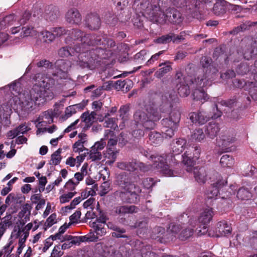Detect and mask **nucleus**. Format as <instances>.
Masks as SVG:
<instances>
[{
    "label": "nucleus",
    "instance_id": "1",
    "mask_svg": "<svg viewBox=\"0 0 257 257\" xmlns=\"http://www.w3.org/2000/svg\"><path fill=\"white\" fill-rule=\"evenodd\" d=\"M35 82L29 91L19 93L18 84L13 82L10 85V89L13 96H10L6 104L7 109L11 108L21 109L24 111L30 110L35 103L38 104L51 100L54 97L51 88L55 84V80L44 74L37 73L32 78Z\"/></svg>",
    "mask_w": 257,
    "mask_h": 257
},
{
    "label": "nucleus",
    "instance_id": "2",
    "mask_svg": "<svg viewBox=\"0 0 257 257\" xmlns=\"http://www.w3.org/2000/svg\"><path fill=\"white\" fill-rule=\"evenodd\" d=\"M201 71L197 78L184 77L181 72H178L175 76V82L178 87V93L181 97H186L190 93L189 87H204L208 83L217 75L218 70L211 58L202 57L200 60Z\"/></svg>",
    "mask_w": 257,
    "mask_h": 257
},
{
    "label": "nucleus",
    "instance_id": "3",
    "mask_svg": "<svg viewBox=\"0 0 257 257\" xmlns=\"http://www.w3.org/2000/svg\"><path fill=\"white\" fill-rule=\"evenodd\" d=\"M100 37L102 40L100 42V45H102V47L92 49L91 51L79 55V58L81 60L80 65L82 68L94 69L100 64L99 58H105L104 56L105 51L115 46V43L112 39L108 38L105 36Z\"/></svg>",
    "mask_w": 257,
    "mask_h": 257
},
{
    "label": "nucleus",
    "instance_id": "4",
    "mask_svg": "<svg viewBox=\"0 0 257 257\" xmlns=\"http://www.w3.org/2000/svg\"><path fill=\"white\" fill-rule=\"evenodd\" d=\"M170 2V0H159L157 3L156 0H135L133 8L137 13L141 14L143 16L150 21L163 23V19H157V15L160 12L161 7L163 8V3Z\"/></svg>",
    "mask_w": 257,
    "mask_h": 257
},
{
    "label": "nucleus",
    "instance_id": "5",
    "mask_svg": "<svg viewBox=\"0 0 257 257\" xmlns=\"http://www.w3.org/2000/svg\"><path fill=\"white\" fill-rule=\"evenodd\" d=\"M161 116L160 113L154 108L145 110H138L134 114V120L137 126L141 125L146 130L153 129L155 122L158 121Z\"/></svg>",
    "mask_w": 257,
    "mask_h": 257
},
{
    "label": "nucleus",
    "instance_id": "6",
    "mask_svg": "<svg viewBox=\"0 0 257 257\" xmlns=\"http://www.w3.org/2000/svg\"><path fill=\"white\" fill-rule=\"evenodd\" d=\"M186 143L185 140L183 139H177L175 142H173L171 145V149L172 153L169 154H159L158 153H149L147 151L142 149L141 151V153L146 157L147 159L150 160H157L158 161H176V157L183 151L184 149V146Z\"/></svg>",
    "mask_w": 257,
    "mask_h": 257
},
{
    "label": "nucleus",
    "instance_id": "7",
    "mask_svg": "<svg viewBox=\"0 0 257 257\" xmlns=\"http://www.w3.org/2000/svg\"><path fill=\"white\" fill-rule=\"evenodd\" d=\"M181 113L178 110H173L169 114L168 117L161 120L162 124V133L165 138H171L179 126Z\"/></svg>",
    "mask_w": 257,
    "mask_h": 257
},
{
    "label": "nucleus",
    "instance_id": "8",
    "mask_svg": "<svg viewBox=\"0 0 257 257\" xmlns=\"http://www.w3.org/2000/svg\"><path fill=\"white\" fill-rule=\"evenodd\" d=\"M160 18H162L164 22L163 23L155 22V23L164 25L168 22L174 25L181 26L184 20L182 14L174 8H169L166 10L165 12H162V8H160L157 19Z\"/></svg>",
    "mask_w": 257,
    "mask_h": 257
},
{
    "label": "nucleus",
    "instance_id": "9",
    "mask_svg": "<svg viewBox=\"0 0 257 257\" xmlns=\"http://www.w3.org/2000/svg\"><path fill=\"white\" fill-rule=\"evenodd\" d=\"M55 65L56 67V72H52V76L50 74L41 73V74L47 75L54 79L55 84L51 88L52 92L53 88L55 85L58 80L59 79H65L67 77V71L71 67L70 62L64 60H57L56 62Z\"/></svg>",
    "mask_w": 257,
    "mask_h": 257
},
{
    "label": "nucleus",
    "instance_id": "10",
    "mask_svg": "<svg viewBox=\"0 0 257 257\" xmlns=\"http://www.w3.org/2000/svg\"><path fill=\"white\" fill-rule=\"evenodd\" d=\"M124 191H116V195L118 196L124 202L136 203L139 199L138 193L141 192L139 186L131 185V187L123 189Z\"/></svg>",
    "mask_w": 257,
    "mask_h": 257
},
{
    "label": "nucleus",
    "instance_id": "11",
    "mask_svg": "<svg viewBox=\"0 0 257 257\" xmlns=\"http://www.w3.org/2000/svg\"><path fill=\"white\" fill-rule=\"evenodd\" d=\"M214 215L212 208L207 207L201 213L198 221L196 220V225L199 224V229L197 228L196 231L198 235L204 234L207 231V224L212 220Z\"/></svg>",
    "mask_w": 257,
    "mask_h": 257
},
{
    "label": "nucleus",
    "instance_id": "12",
    "mask_svg": "<svg viewBox=\"0 0 257 257\" xmlns=\"http://www.w3.org/2000/svg\"><path fill=\"white\" fill-rule=\"evenodd\" d=\"M188 172H193L196 181L200 184L205 183L207 179L206 170L204 167H199L196 162H184Z\"/></svg>",
    "mask_w": 257,
    "mask_h": 257
},
{
    "label": "nucleus",
    "instance_id": "13",
    "mask_svg": "<svg viewBox=\"0 0 257 257\" xmlns=\"http://www.w3.org/2000/svg\"><path fill=\"white\" fill-rule=\"evenodd\" d=\"M222 112L220 111H217V112L214 113L213 115L210 116L206 112L202 110H199L197 112H191L189 114L190 120L194 123H197L200 125L205 124L210 118L214 119L217 118L221 115Z\"/></svg>",
    "mask_w": 257,
    "mask_h": 257
},
{
    "label": "nucleus",
    "instance_id": "14",
    "mask_svg": "<svg viewBox=\"0 0 257 257\" xmlns=\"http://www.w3.org/2000/svg\"><path fill=\"white\" fill-rule=\"evenodd\" d=\"M172 2L177 7L184 8L192 16L197 12L200 5V1L198 0H172Z\"/></svg>",
    "mask_w": 257,
    "mask_h": 257
},
{
    "label": "nucleus",
    "instance_id": "15",
    "mask_svg": "<svg viewBox=\"0 0 257 257\" xmlns=\"http://www.w3.org/2000/svg\"><path fill=\"white\" fill-rule=\"evenodd\" d=\"M102 40L100 36L92 35L90 34H84L83 37L80 39V46H77L81 48V52H87L91 50L86 49V46L90 45H100V42Z\"/></svg>",
    "mask_w": 257,
    "mask_h": 257
},
{
    "label": "nucleus",
    "instance_id": "16",
    "mask_svg": "<svg viewBox=\"0 0 257 257\" xmlns=\"http://www.w3.org/2000/svg\"><path fill=\"white\" fill-rule=\"evenodd\" d=\"M117 166L120 169L133 171L139 169L141 171L146 172L150 169V167L146 166L141 162H118Z\"/></svg>",
    "mask_w": 257,
    "mask_h": 257
},
{
    "label": "nucleus",
    "instance_id": "17",
    "mask_svg": "<svg viewBox=\"0 0 257 257\" xmlns=\"http://www.w3.org/2000/svg\"><path fill=\"white\" fill-rule=\"evenodd\" d=\"M85 26L91 30H98L101 25V20L97 13H90L86 16Z\"/></svg>",
    "mask_w": 257,
    "mask_h": 257
},
{
    "label": "nucleus",
    "instance_id": "18",
    "mask_svg": "<svg viewBox=\"0 0 257 257\" xmlns=\"http://www.w3.org/2000/svg\"><path fill=\"white\" fill-rule=\"evenodd\" d=\"M83 53H84L83 52ZM78 53V64L80 66V63L81 60L79 58L80 54L82 53L81 52V48L80 47H75L72 45H67L66 47H63L58 51V55L61 57H67L69 56H74Z\"/></svg>",
    "mask_w": 257,
    "mask_h": 257
},
{
    "label": "nucleus",
    "instance_id": "19",
    "mask_svg": "<svg viewBox=\"0 0 257 257\" xmlns=\"http://www.w3.org/2000/svg\"><path fill=\"white\" fill-rule=\"evenodd\" d=\"M65 20L70 24L79 25L81 23L82 17L77 9L72 8L66 13Z\"/></svg>",
    "mask_w": 257,
    "mask_h": 257
},
{
    "label": "nucleus",
    "instance_id": "20",
    "mask_svg": "<svg viewBox=\"0 0 257 257\" xmlns=\"http://www.w3.org/2000/svg\"><path fill=\"white\" fill-rule=\"evenodd\" d=\"M84 33L77 29H73L70 32V36L67 37L65 39V43L67 45H72L74 47H77L80 43V39L82 38Z\"/></svg>",
    "mask_w": 257,
    "mask_h": 257
},
{
    "label": "nucleus",
    "instance_id": "21",
    "mask_svg": "<svg viewBox=\"0 0 257 257\" xmlns=\"http://www.w3.org/2000/svg\"><path fill=\"white\" fill-rule=\"evenodd\" d=\"M151 237L161 243H165L169 240V233L162 227H155L152 232Z\"/></svg>",
    "mask_w": 257,
    "mask_h": 257
},
{
    "label": "nucleus",
    "instance_id": "22",
    "mask_svg": "<svg viewBox=\"0 0 257 257\" xmlns=\"http://www.w3.org/2000/svg\"><path fill=\"white\" fill-rule=\"evenodd\" d=\"M216 176L218 177L217 181L215 183H213L208 191V197L209 198L216 197L219 192V188L223 186L227 183L226 181L223 180L218 173H216Z\"/></svg>",
    "mask_w": 257,
    "mask_h": 257
},
{
    "label": "nucleus",
    "instance_id": "23",
    "mask_svg": "<svg viewBox=\"0 0 257 257\" xmlns=\"http://www.w3.org/2000/svg\"><path fill=\"white\" fill-rule=\"evenodd\" d=\"M86 156H88L87 159H91V161H98L101 159V153L96 148H94L93 146L91 148L90 151H86L83 154L77 156V161H83Z\"/></svg>",
    "mask_w": 257,
    "mask_h": 257
},
{
    "label": "nucleus",
    "instance_id": "24",
    "mask_svg": "<svg viewBox=\"0 0 257 257\" xmlns=\"http://www.w3.org/2000/svg\"><path fill=\"white\" fill-rule=\"evenodd\" d=\"M117 143V140L115 139H109L107 143V149L105 153L104 154L105 158L114 160L116 159L118 151L114 149Z\"/></svg>",
    "mask_w": 257,
    "mask_h": 257
},
{
    "label": "nucleus",
    "instance_id": "25",
    "mask_svg": "<svg viewBox=\"0 0 257 257\" xmlns=\"http://www.w3.org/2000/svg\"><path fill=\"white\" fill-rule=\"evenodd\" d=\"M59 13L58 8L53 6H49L43 14V17L46 21L52 22L59 18Z\"/></svg>",
    "mask_w": 257,
    "mask_h": 257
},
{
    "label": "nucleus",
    "instance_id": "26",
    "mask_svg": "<svg viewBox=\"0 0 257 257\" xmlns=\"http://www.w3.org/2000/svg\"><path fill=\"white\" fill-rule=\"evenodd\" d=\"M116 181L117 184L123 189L131 187V185H136L132 181V178L125 173L118 174Z\"/></svg>",
    "mask_w": 257,
    "mask_h": 257
},
{
    "label": "nucleus",
    "instance_id": "27",
    "mask_svg": "<svg viewBox=\"0 0 257 257\" xmlns=\"http://www.w3.org/2000/svg\"><path fill=\"white\" fill-rule=\"evenodd\" d=\"M162 100L163 102L171 107L173 103L178 101V98L176 91L173 89H171L164 93L162 96Z\"/></svg>",
    "mask_w": 257,
    "mask_h": 257
},
{
    "label": "nucleus",
    "instance_id": "28",
    "mask_svg": "<svg viewBox=\"0 0 257 257\" xmlns=\"http://www.w3.org/2000/svg\"><path fill=\"white\" fill-rule=\"evenodd\" d=\"M30 129L25 123L22 124L14 130L9 131L7 134V137L9 139H13L18 136L27 133Z\"/></svg>",
    "mask_w": 257,
    "mask_h": 257
},
{
    "label": "nucleus",
    "instance_id": "29",
    "mask_svg": "<svg viewBox=\"0 0 257 257\" xmlns=\"http://www.w3.org/2000/svg\"><path fill=\"white\" fill-rule=\"evenodd\" d=\"M196 218H191L189 221V226L185 228L180 233V238L182 240L186 239L192 236L194 228L196 226Z\"/></svg>",
    "mask_w": 257,
    "mask_h": 257
},
{
    "label": "nucleus",
    "instance_id": "30",
    "mask_svg": "<svg viewBox=\"0 0 257 257\" xmlns=\"http://www.w3.org/2000/svg\"><path fill=\"white\" fill-rule=\"evenodd\" d=\"M32 206L29 204L24 205L18 214L20 222L23 225L30 220Z\"/></svg>",
    "mask_w": 257,
    "mask_h": 257
},
{
    "label": "nucleus",
    "instance_id": "31",
    "mask_svg": "<svg viewBox=\"0 0 257 257\" xmlns=\"http://www.w3.org/2000/svg\"><path fill=\"white\" fill-rule=\"evenodd\" d=\"M70 224H64L62 226H61L58 230V232L55 234L54 235H51V238L53 240H60L61 242H63L65 240H70L73 237L71 235H65L63 236V234L65 232L67 228H68Z\"/></svg>",
    "mask_w": 257,
    "mask_h": 257
},
{
    "label": "nucleus",
    "instance_id": "32",
    "mask_svg": "<svg viewBox=\"0 0 257 257\" xmlns=\"http://www.w3.org/2000/svg\"><path fill=\"white\" fill-rule=\"evenodd\" d=\"M232 229L230 225L225 221H221L217 224V232L218 233L216 234L217 237L225 236L230 234Z\"/></svg>",
    "mask_w": 257,
    "mask_h": 257
},
{
    "label": "nucleus",
    "instance_id": "33",
    "mask_svg": "<svg viewBox=\"0 0 257 257\" xmlns=\"http://www.w3.org/2000/svg\"><path fill=\"white\" fill-rule=\"evenodd\" d=\"M106 224H102L99 222H93L92 223V227L94 231L96 233V236H94L93 239H88L87 238V240L89 241H96L99 236L104 235L106 233V229L105 227Z\"/></svg>",
    "mask_w": 257,
    "mask_h": 257
},
{
    "label": "nucleus",
    "instance_id": "34",
    "mask_svg": "<svg viewBox=\"0 0 257 257\" xmlns=\"http://www.w3.org/2000/svg\"><path fill=\"white\" fill-rule=\"evenodd\" d=\"M235 141V138L234 137L223 135L219 140H217V143L219 147H221L222 149L226 150V151H228V150L229 148H227V147Z\"/></svg>",
    "mask_w": 257,
    "mask_h": 257
},
{
    "label": "nucleus",
    "instance_id": "35",
    "mask_svg": "<svg viewBox=\"0 0 257 257\" xmlns=\"http://www.w3.org/2000/svg\"><path fill=\"white\" fill-rule=\"evenodd\" d=\"M203 87H198L195 89L192 94L193 99L196 101H200L203 104L209 99L208 94L202 89Z\"/></svg>",
    "mask_w": 257,
    "mask_h": 257
},
{
    "label": "nucleus",
    "instance_id": "36",
    "mask_svg": "<svg viewBox=\"0 0 257 257\" xmlns=\"http://www.w3.org/2000/svg\"><path fill=\"white\" fill-rule=\"evenodd\" d=\"M219 130L220 128L218 123L211 122L206 126L205 133L208 137L213 139L217 136Z\"/></svg>",
    "mask_w": 257,
    "mask_h": 257
},
{
    "label": "nucleus",
    "instance_id": "37",
    "mask_svg": "<svg viewBox=\"0 0 257 257\" xmlns=\"http://www.w3.org/2000/svg\"><path fill=\"white\" fill-rule=\"evenodd\" d=\"M212 1V0H203V2L205 3H211ZM224 3V0H216V3L214 5L213 8V11L215 15H219L225 12Z\"/></svg>",
    "mask_w": 257,
    "mask_h": 257
},
{
    "label": "nucleus",
    "instance_id": "38",
    "mask_svg": "<svg viewBox=\"0 0 257 257\" xmlns=\"http://www.w3.org/2000/svg\"><path fill=\"white\" fill-rule=\"evenodd\" d=\"M157 169L160 172L167 176H172L174 175L173 171L170 169L167 162H155L154 164Z\"/></svg>",
    "mask_w": 257,
    "mask_h": 257
},
{
    "label": "nucleus",
    "instance_id": "39",
    "mask_svg": "<svg viewBox=\"0 0 257 257\" xmlns=\"http://www.w3.org/2000/svg\"><path fill=\"white\" fill-rule=\"evenodd\" d=\"M39 33L35 28L30 25L23 27L21 32V36L22 37H37L38 36Z\"/></svg>",
    "mask_w": 257,
    "mask_h": 257
},
{
    "label": "nucleus",
    "instance_id": "40",
    "mask_svg": "<svg viewBox=\"0 0 257 257\" xmlns=\"http://www.w3.org/2000/svg\"><path fill=\"white\" fill-rule=\"evenodd\" d=\"M138 210V208L134 205H124L116 207L115 212L118 214H124L137 212Z\"/></svg>",
    "mask_w": 257,
    "mask_h": 257
},
{
    "label": "nucleus",
    "instance_id": "41",
    "mask_svg": "<svg viewBox=\"0 0 257 257\" xmlns=\"http://www.w3.org/2000/svg\"><path fill=\"white\" fill-rule=\"evenodd\" d=\"M165 138L164 134H161L159 132L155 131L151 132L149 134V141L150 144L153 145H157L161 144Z\"/></svg>",
    "mask_w": 257,
    "mask_h": 257
},
{
    "label": "nucleus",
    "instance_id": "42",
    "mask_svg": "<svg viewBox=\"0 0 257 257\" xmlns=\"http://www.w3.org/2000/svg\"><path fill=\"white\" fill-rule=\"evenodd\" d=\"M31 14L29 12L25 11L22 18L19 20V26H15L11 29V33L13 34H15L18 33L20 31V25L25 24L30 18Z\"/></svg>",
    "mask_w": 257,
    "mask_h": 257
},
{
    "label": "nucleus",
    "instance_id": "43",
    "mask_svg": "<svg viewBox=\"0 0 257 257\" xmlns=\"http://www.w3.org/2000/svg\"><path fill=\"white\" fill-rule=\"evenodd\" d=\"M97 114L93 111L90 113L89 112H85L82 114L81 118L82 120L88 125H91L94 122Z\"/></svg>",
    "mask_w": 257,
    "mask_h": 257
},
{
    "label": "nucleus",
    "instance_id": "44",
    "mask_svg": "<svg viewBox=\"0 0 257 257\" xmlns=\"http://www.w3.org/2000/svg\"><path fill=\"white\" fill-rule=\"evenodd\" d=\"M159 66L162 67L155 73V76L158 78H161L172 70L171 66L169 64L166 65V63L164 64L161 63Z\"/></svg>",
    "mask_w": 257,
    "mask_h": 257
},
{
    "label": "nucleus",
    "instance_id": "45",
    "mask_svg": "<svg viewBox=\"0 0 257 257\" xmlns=\"http://www.w3.org/2000/svg\"><path fill=\"white\" fill-rule=\"evenodd\" d=\"M257 55V48L255 44H252L244 51L243 57L245 59L249 60L254 56Z\"/></svg>",
    "mask_w": 257,
    "mask_h": 257
},
{
    "label": "nucleus",
    "instance_id": "46",
    "mask_svg": "<svg viewBox=\"0 0 257 257\" xmlns=\"http://www.w3.org/2000/svg\"><path fill=\"white\" fill-rule=\"evenodd\" d=\"M205 138V134L202 128H196L191 135V138L192 140L196 142H200Z\"/></svg>",
    "mask_w": 257,
    "mask_h": 257
},
{
    "label": "nucleus",
    "instance_id": "47",
    "mask_svg": "<svg viewBox=\"0 0 257 257\" xmlns=\"http://www.w3.org/2000/svg\"><path fill=\"white\" fill-rule=\"evenodd\" d=\"M251 196V192L245 188L239 189L237 193V197L240 200H248Z\"/></svg>",
    "mask_w": 257,
    "mask_h": 257
},
{
    "label": "nucleus",
    "instance_id": "48",
    "mask_svg": "<svg viewBox=\"0 0 257 257\" xmlns=\"http://www.w3.org/2000/svg\"><path fill=\"white\" fill-rule=\"evenodd\" d=\"M40 35L42 36L41 39L43 40L44 42L50 43H52L55 40L54 35L52 32H49L47 30H43L40 32Z\"/></svg>",
    "mask_w": 257,
    "mask_h": 257
},
{
    "label": "nucleus",
    "instance_id": "49",
    "mask_svg": "<svg viewBox=\"0 0 257 257\" xmlns=\"http://www.w3.org/2000/svg\"><path fill=\"white\" fill-rule=\"evenodd\" d=\"M248 23L249 22L247 23V24L244 23L235 28L231 31L230 33L232 35H236L240 32L244 31L248 29L249 27L257 25V21L255 22L251 23L250 24H248Z\"/></svg>",
    "mask_w": 257,
    "mask_h": 257
},
{
    "label": "nucleus",
    "instance_id": "50",
    "mask_svg": "<svg viewBox=\"0 0 257 257\" xmlns=\"http://www.w3.org/2000/svg\"><path fill=\"white\" fill-rule=\"evenodd\" d=\"M42 115L43 119L45 118L48 120L47 123L49 124L53 123L54 121V117L57 116L56 112H54L52 109H49L44 111Z\"/></svg>",
    "mask_w": 257,
    "mask_h": 257
},
{
    "label": "nucleus",
    "instance_id": "51",
    "mask_svg": "<svg viewBox=\"0 0 257 257\" xmlns=\"http://www.w3.org/2000/svg\"><path fill=\"white\" fill-rule=\"evenodd\" d=\"M172 41V33L167 35H163L154 40V42L157 44H166Z\"/></svg>",
    "mask_w": 257,
    "mask_h": 257
},
{
    "label": "nucleus",
    "instance_id": "52",
    "mask_svg": "<svg viewBox=\"0 0 257 257\" xmlns=\"http://www.w3.org/2000/svg\"><path fill=\"white\" fill-rule=\"evenodd\" d=\"M79 104L70 105L66 108L64 115L62 116V118L66 120L71 117L73 114L76 113V107H78Z\"/></svg>",
    "mask_w": 257,
    "mask_h": 257
},
{
    "label": "nucleus",
    "instance_id": "53",
    "mask_svg": "<svg viewBox=\"0 0 257 257\" xmlns=\"http://www.w3.org/2000/svg\"><path fill=\"white\" fill-rule=\"evenodd\" d=\"M16 16L14 14H11L7 16L2 20L4 24L6 25V28L7 27L14 25L16 23Z\"/></svg>",
    "mask_w": 257,
    "mask_h": 257
},
{
    "label": "nucleus",
    "instance_id": "54",
    "mask_svg": "<svg viewBox=\"0 0 257 257\" xmlns=\"http://www.w3.org/2000/svg\"><path fill=\"white\" fill-rule=\"evenodd\" d=\"M130 106L128 105L121 106L119 110V116L123 121L128 119Z\"/></svg>",
    "mask_w": 257,
    "mask_h": 257
},
{
    "label": "nucleus",
    "instance_id": "55",
    "mask_svg": "<svg viewBox=\"0 0 257 257\" xmlns=\"http://www.w3.org/2000/svg\"><path fill=\"white\" fill-rule=\"evenodd\" d=\"M76 194V192H70L64 194L59 197L60 202L61 204L69 202L71 198Z\"/></svg>",
    "mask_w": 257,
    "mask_h": 257
},
{
    "label": "nucleus",
    "instance_id": "56",
    "mask_svg": "<svg viewBox=\"0 0 257 257\" xmlns=\"http://www.w3.org/2000/svg\"><path fill=\"white\" fill-rule=\"evenodd\" d=\"M13 247H11L10 244L5 245L0 251V257H11V253Z\"/></svg>",
    "mask_w": 257,
    "mask_h": 257
},
{
    "label": "nucleus",
    "instance_id": "57",
    "mask_svg": "<svg viewBox=\"0 0 257 257\" xmlns=\"http://www.w3.org/2000/svg\"><path fill=\"white\" fill-rule=\"evenodd\" d=\"M147 52L145 50H142L134 56V60L141 63L146 59Z\"/></svg>",
    "mask_w": 257,
    "mask_h": 257
},
{
    "label": "nucleus",
    "instance_id": "58",
    "mask_svg": "<svg viewBox=\"0 0 257 257\" xmlns=\"http://www.w3.org/2000/svg\"><path fill=\"white\" fill-rule=\"evenodd\" d=\"M53 34L56 37H60L67 33V31L63 27H55L53 28L51 30Z\"/></svg>",
    "mask_w": 257,
    "mask_h": 257
},
{
    "label": "nucleus",
    "instance_id": "59",
    "mask_svg": "<svg viewBox=\"0 0 257 257\" xmlns=\"http://www.w3.org/2000/svg\"><path fill=\"white\" fill-rule=\"evenodd\" d=\"M247 243L252 248L257 250V231L253 232L252 236L247 239Z\"/></svg>",
    "mask_w": 257,
    "mask_h": 257
},
{
    "label": "nucleus",
    "instance_id": "60",
    "mask_svg": "<svg viewBox=\"0 0 257 257\" xmlns=\"http://www.w3.org/2000/svg\"><path fill=\"white\" fill-rule=\"evenodd\" d=\"M110 190V183L107 181H104L100 186V191L99 194L101 196H104L107 194Z\"/></svg>",
    "mask_w": 257,
    "mask_h": 257
},
{
    "label": "nucleus",
    "instance_id": "61",
    "mask_svg": "<svg viewBox=\"0 0 257 257\" xmlns=\"http://www.w3.org/2000/svg\"><path fill=\"white\" fill-rule=\"evenodd\" d=\"M73 150L75 153L82 152L83 151H88V149L84 147V145L79 142H76L73 145Z\"/></svg>",
    "mask_w": 257,
    "mask_h": 257
},
{
    "label": "nucleus",
    "instance_id": "62",
    "mask_svg": "<svg viewBox=\"0 0 257 257\" xmlns=\"http://www.w3.org/2000/svg\"><path fill=\"white\" fill-rule=\"evenodd\" d=\"M78 184V182H75L73 179H70L65 184L64 188L68 190L73 191L75 190Z\"/></svg>",
    "mask_w": 257,
    "mask_h": 257
},
{
    "label": "nucleus",
    "instance_id": "63",
    "mask_svg": "<svg viewBox=\"0 0 257 257\" xmlns=\"http://www.w3.org/2000/svg\"><path fill=\"white\" fill-rule=\"evenodd\" d=\"M38 67H45L46 68H53V64L49 60L44 59L41 60L37 63Z\"/></svg>",
    "mask_w": 257,
    "mask_h": 257
},
{
    "label": "nucleus",
    "instance_id": "64",
    "mask_svg": "<svg viewBox=\"0 0 257 257\" xmlns=\"http://www.w3.org/2000/svg\"><path fill=\"white\" fill-rule=\"evenodd\" d=\"M155 184V182L152 178H147L143 181V185L146 189L151 188Z\"/></svg>",
    "mask_w": 257,
    "mask_h": 257
}]
</instances>
